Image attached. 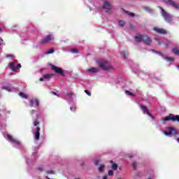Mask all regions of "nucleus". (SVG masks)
<instances>
[{
	"label": "nucleus",
	"instance_id": "1",
	"mask_svg": "<svg viewBox=\"0 0 179 179\" xmlns=\"http://www.w3.org/2000/svg\"><path fill=\"white\" fill-rule=\"evenodd\" d=\"M99 67L102 71H110V69H113L114 67L110 64L108 62L106 59H101L98 62Z\"/></svg>",
	"mask_w": 179,
	"mask_h": 179
},
{
	"label": "nucleus",
	"instance_id": "2",
	"mask_svg": "<svg viewBox=\"0 0 179 179\" xmlns=\"http://www.w3.org/2000/svg\"><path fill=\"white\" fill-rule=\"evenodd\" d=\"M161 15L162 17L164 19L165 22H167L168 23H171L173 22V16L170 15V13H167L163 8H161Z\"/></svg>",
	"mask_w": 179,
	"mask_h": 179
},
{
	"label": "nucleus",
	"instance_id": "3",
	"mask_svg": "<svg viewBox=\"0 0 179 179\" xmlns=\"http://www.w3.org/2000/svg\"><path fill=\"white\" fill-rule=\"evenodd\" d=\"M163 121H173V122H179V115H176L174 116L173 113L169 114L168 116H166L164 119Z\"/></svg>",
	"mask_w": 179,
	"mask_h": 179
},
{
	"label": "nucleus",
	"instance_id": "4",
	"mask_svg": "<svg viewBox=\"0 0 179 179\" xmlns=\"http://www.w3.org/2000/svg\"><path fill=\"white\" fill-rule=\"evenodd\" d=\"M16 62H11L8 64L9 68L13 71V72H17V69L22 68V64H18L17 66H15Z\"/></svg>",
	"mask_w": 179,
	"mask_h": 179
},
{
	"label": "nucleus",
	"instance_id": "5",
	"mask_svg": "<svg viewBox=\"0 0 179 179\" xmlns=\"http://www.w3.org/2000/svg\"><path fill=\"white\" fill-rule=\"evenodd\" d=\"M51 69L55 72L57 75H61L62 76H64V71H62V69L55 66V65H50Z\"/></svg>",
	"mask_w": 179,
	"mask_h": 179
},
{
	"label": "nucleus",
	"instance_id": "6",
	"mask_svg": "<svg viewBox=\"0 0 179 179\" xmlns=\"http://www.w3.org/2000/svg\"><path fill=\"white\" fill-rule=\"evenodd\" d=\"M164 2H165V3H166L167 5H171V6H173L176 9H179V4H178L176 1L173 0H164Z\"/></svg>",
	"mask_w": 179,
	"mask_h": 179
},
{
	"label": "nucleus",
	"instance_id": "7",
	"mask_svg": "<svg viewBox=\"0 0 179 179\" xmlns=\"http://www.w3.org/2000/svg\"><path fill=\"white\" fill-rule=\"evenodd\" d=\"M53 39H54V38L52 37V35H48L45 37L44 40L39 42V43L48 44V43H50V41H52V40H53Z\"/></svg>",
	"mask_w": 179,
	"mask_h": 179
},
{
	"label": "nucleus",
	"instance_id": "8",
	"mask_svg": "<svg viewBox=\"0 0 179 179\" xmlns=\"http://www.w3.org/2000/svg\"><path fill=\"white\" fill-rule=\"evenodd\" d=\"M153 30L156 31V33H158V34H167V31L163 28L154 27Z\"/></svg>",
	"mask_w": 179,
	"mask_h": 179
},
{
	"label": "nucleus",
	"instance_id": "9",
	"mask_svg": "<svg viewBox=\"0 0 179 179\" xmlns=\"http://www.w3.org/2000/svg\"><path fill=\"white\" fill-rule=\"evenodd\" d=\"M172 134H173L175 135V136L178 134L177 131H176V129L173 127L169 128V132H167V131L165 132V135H166L167 136H170V135H172Z\"/></svg>",
	"mask_w": 179,
	"mask_h": 179
},
{
	"label": "nucleus",
	"instance_id": "10",
	"mask_svg": "<svg viewBox=\"0 0 179 179\" xmlns=\"http://www.w3.org/2000/svg\"><path fill=\"white\" fill-rule=\"evenodd\" d=\"M103 9L106 10V12H109V10H111V4L108 1H103Z\"/></svg>",
	"mask_w": 179,
	"mask_h": 179
},
{
	"label": "nucleus",
	"instance_id": "11",
	"mask_svg": "<svg viewBox=\"0 0 179 179\" xmlns=\"http://www.w3.org/2000/svg\"><path fill=\"white\" fill-rule=\"evenodd\" d=\"M7 138L10 141V142H13V143H15V145H19L20 142L16 138H13V137L9 134H7Z\"/></svg>",
	"mask_w": 179,
	"mask_h": 179
},
{
	"label": "nucleus",
	"instance_id": "12",
	"mask_svg": "<svg viewBox=\"0 0 179 179\" xmlns=\"http://www.w3.org/2000/svg\"><path fill=\"white\" fill-rule=\"evenodd\" d=\"M143 41H144L147 45L152 44V39H150L148 36H143Z\"/></svg>",
	"mask_w": 179,
	"mask_h": 179
},
{
	"label": "nucleus",
	"instance_id": "13",
	"mask_svg": "<svg viewBox=\"0 0 179 179\" xmlns=\"http://www.w3.org/2000/svg\"><path fill=\"white\" fill-rule=\"evenodd\" d=\"M40 131H41V129H40V127H36V131L35 132L36 141H40Z\"/></svg>",
	"mask_w": 179,
	"mask_h": 179
},
{
	"label": "nucleus",
	"instance_id": "14",
	"mask_svg": "<svg viewBox=\"0 0 179 179\" xmlns=\"http://www.w3.org/2000/svg\"><path fill=\"white\" fill-rule=\"evenodd\" d=\"M38 104H40V101L38 99H34V100H31L30 101V105L31 107H34L36 106V107H38Z\"/></svg>",
	"mask_w": 179,
	"mask_h": 179
},
{
	"label": "nucleus",
	"instance_id": "15",
	"mask_svg": "<svg viewBox=\"0 0 179 179\" xmlns=\"http://www.w3.org/2000/svg\"><path fill=\"white\" fill-rule=\"evenodd\" d=\"M141 108L145 114H148V115H150V112H149V109H148V107H146V106L141 105Z\"/></svg>",
	"mask_w": 179,
	"mask_h": 179
},
{
	"label": "nucleus",
	"instance_id": "16",
	"mask_svg": "<svg viewBox=\"0 0 179 179\" xmlns=\"http://www.w3.org/2000/svg\"><path fill=\"white\" fill-rule=\"evenodd\" d=\"M135 38L137 43H141V41H143V35L135 36Z\"/></svg>",
	"mask_w": 179,
	"mask_h": 179
},
{
	"label": "nucleus",
	"instance_id": "17",
	"mask_svg": "<svg viewBox=\"0 0 179 179\" xmlns=\"http://www.w3.org/2000/svg\"><path fill=\"white\" fill-rule=\"evenodd\" d=\"M88 72H91L92 73H97V72H99V69L92 67L88 69Z\"/></svg>",
	"mask_w": 179,
	"mask_h": 179
},
{
	"label": "nucleus",
	"instance_id": "18",
	"mask_svg": "<svg viewBox=\"0 0 179 179\" xmlns=\"http://www.w3.org/2000/svg\"><path fill=\"white\" fill-rule=\"evenodd\" d=\"M122 9V10H124V13H126L129 16H131V17H134L135 16V13H131V11L125 10L124 8Z\"/></svg>",
	"mask_w": 179,
	"mask_h": 179
},
{
	"label": "nucleus",
	"instance_id": "19",
	"mask_svg": "<svg viewBox=\"0 0 179 179\" xmlns=\"http://www.w3.org/2000/svg\"><path fill=\"white\" fill-rule=\"evenodd\" d=\"M172 51L173 52V54L175 55H178L179 57V50H178V48L177 47H174L173 49H172Z\"/></svg>",
	"mask_w": 179,
	"mask_h": 179
},
{
	"label": "nucleus",
	"instance_id": "20",
	"mask_svg": "<svg viewBox=\"0 0 179 179\" xmlns=\"http://www.w3.org/2000/svg\"><path fill=\"white\" fill-rule=\"evenodd\" d=\"M18 94L22 99H28L29 98V96L24 92H19Z\"/></svg>",
	"mask_w": 179,
	"mask_h": 179
},
{
	"label": "nucleus",
	"instance_id": "21",
	"mask_svg": "<svg viewBox=\"0 0 179 179\" xmlns=\"http://www.w3.org/2000/svg\"><path fill=\"white\" fill-rule=\"evenodd\" d=\"M33 124L34 127H38V125H40V122H38V115H36V118L34 121Z\"/></svg>",
	"mask_w": 179,
	"mask_h": 179
},
{
	"label": "nucleus",
	"instance_id": "22",
	"mask_svg": "<svg viewBox=\"0 0 179 179\" xmlns=\"http://www.w3.org/2000/svg\"><path fill=\"white\" fill-rule=\"evenodd\" d=\"M110 163H113V164H112V169H113V170L115 171V170H117V169H118V164H115V163H113V161H111Z\"/></svg>",
	"mask_w": 179,
	"mask_h": 179
},
{
	"label": "nucleus",
	"instance_id": "23",
	"mask_svg": "<svg viewBox=\"0 0 179 179\" xmlns=\"http://www.w3.org/2000/svg\"><path fill=\"white\" fill-rule=\"evenodd\" d=\"M104 167H106L104 166V164L101 165L99 168L98 170L100 173H103V170H104Z\"/></svg>",
	"mask_w": 179,
	"mask_h": 179
},
{
	"label": "nucleus",
	"instance_id": "24",
	"mask_svg": "<svg viewBox=\"0 0 179 179\" xmlns=\"http://www.w3.org/2000/svg\"><path fill=\"white\" fill-rule=\"evenodd\" d=\"M52 74H45L43 76V78L44 79H51V76Z\"/></svg>",
	"mask_w": 179,
	"mask_h": 179
},
{
	"label": "nucleus",
	"instance_id": "25",
	"mask_svg": "<svg viewBox=\"0 0 179 179\" xmlns=\"http://www.w3.org/2000/svg\"><path fill=\"white\" fill-rule=\"evenodd\" d=\"M131 165H132V167H133V170H136V169H137V167H136V162L133 161L131 162Z\"/></svg>",
	"mask_w": 179,
	"mask_h": 179
},
{
	"label": "nucleus",
	"instance_id": "26",
	"mask_svg": "<svg viewBox=\"0 0 179 179\" xmlns=\"http://www.w3.org/2000/svg\"><path fill=\"white\" fill-rule=\"evenodd\" d=\"M125 93H126V94H127V96H135V94H134V93H132V92H129V91H128V90H126V91H125Z\"/></svg>",
	"mask_w": 179,
	"mask_h": 179
},
{
	"label": "nucleus",
	"instance_id": "27",
	"mask_svg": "<svg viewBox=\"0 0 179 179\" xmlns=\"http://www.w3.org/2000/svg\"><path fill=\"white\" fill-rule=\"evenodd\" d=\"M119 26H120V27H124V26H125V22L122 20L119 21Z\"/></svg>",
	"mask_w": 179,
	"mask_h": 179
},
{
	"label": "nucleus",
	"instance_id": "28",
	"mask_svg": "<svg viewBox=\"0 0 179 179\" xmlns=\"http://www.w3.org/2000/svg\"><path fill=\"white\" fill-rule=\"evenodd\" d=\"M70 51H71V52H73V54H78V50L76 48L71 49Z\"/></svg>",
	"mask_w": 179,
	"mask_h": 179
},
{
	"label": "nucleus",
	"instance_id": "29",
	"mask_svg": "<svg viewBox=\"0 0 179 179\" xmlns=\"http://www.w3.org/2000/svg\"><path fill=\"white\" fill-rule=\"evenodd\" d=\"M166 59H167V61H169V62H173V61H174V58L170 57H166Z\"/></svg>",
	"mask_w": 179,
	"mask_h": 179
},
{
	"label": "nucleus",
	"instance_id": "30",
	"mask_svg": "<svg viewBox=\"0 0 179 179\" xmlns=\"http://www.w3.org/2000/svg\"><path fill=\"white\" fill-rule=\"evenodd\" d=\"M54 52H55L54 49H50V50L46 52V54L47 55L53 54Z\"/></svg>",
	"mask_w": 179,
	"mask_h": 179
},
{
	"label": "nucleus",
	"instance_id": "31",
	"mask_svg": "<svg viewBox=\"0 0 179 179\" xmlns=\"http://www.w3.org/2000/svg\"><path fill=\"white\" fill-rule=\"evenodd\" d=\"M108 176H114V171L113 170H110L108 172Z\"/></svg>",
	"mask_w": 179,
	"mask_h": 179
},
{
	"label": "nucleus",
	"instance_id": "32",
	"mask_svg": "<svg viewBox=\"0 0 179 179\" xmlns=\"http://www.w3.org/2000/svg\"><path fill=\"white\" fill-rule=\"evenodd\" d=\"M85 93H86V94H87V96H92V93H90V92L87 90H85Z\"/></svg>",
	"mask_w": 179,
	"mask_h": 179
},
{
	"label": "nucleus",
	"instance_id": "33",
	"mask_svg": "<svg viewBox=\"0 0 179 179\" xmlns=\"http://www.w3.org/2000/svg\"><path fill=\"white\" fill-rule=\"evenodd\" d=\"M3 90H8V92H10V89L8 87H2Z\"/></svg>",
	"mask_w": 179,
	"mask_h": 179
},
{
	"label": "nucleus",
	"instance_id": "34",
	"mask_svg": "<svg viewBox=\"0 0 179 179\" xmlns=\"http://www.w3.org/2000/svg\"><path fill=\"white\" fill-rule=\"evenodd\" d=\"M122 53H123V55H124V58H127V57H128V52H127L125 51H123Z\"/></svg>",
	"mask_w": 179,
	"mask_h": 179
},
{
	"label": "nucleus",
	"instance_id": "35",
	"mask_svg": "<svg viewBox=\"0 0 179 179\" xmlns=\"http://www.w3.org/2000/svg\"><path fill=\"white\" fill-rule=\"evenodd\" d=\"M47 174H55V172L54 171H47Z\"/></svg>",
	"mask_w": 179,
	"mask_h": 179
},
{
	"label": "nucleus",
	"instance_id": "36",
	"mask_svg": "<svg viewBox=\"0 0 179 179\" xmlns=\"http://www.w3.org/2000/svg\"><path fill=\"white\" fill-rule=\"evenodd\" d=\"M6 58H15V56H13V55H7Z\"/></svg>",
	"mask_w": 179,
	"mask_h": 179
},
{
	"label": "nucleus",
	"instance_id": "37",
	"mask_svg": "<svg viewBox=\"0 0 179 179\" xmlns=\"http://www.w3.org/2000/svg\"><path fill=\"white\" fill-rule=\"evenodd\" d=\"M155 40H156V41L158 42L159 45H160V44H162V42H160V40L159 38H155Z\"/></svg>",
	"mask_w": 179,
	"mask_h": 179
},
{
	"label": "nucleus",
	"instance_id": "38",
	"mask_svg": "<svg viewBox=\"0 0 179 179\" xmlns=\"http://www.w3.org/2000/svg\"><path fill=\"white\" fill-rule=\"evenodd\" d=\"M99 163H100V161H99V160H96V161H95V162H94V164H95V166L99 165Z\"/></svg>",
	"mask_w": 179,
	"mask_h": 179
},
{
	"label": "nucleus",
	"instance_id": "39",
	"mask_svg": "<svg viewBox=\"0 0 179 179\" xmlns=\"http://www.w3.org/2000/svg\"><path fill=\"white\" fill-rule=\"evenodd\" d=\"M164 45H165V48H169L170 44H169V43H165Z\"/></svg>",
	"mask_w": 179,
	"mask_h": 179
},
{
	"label": "nucleus",
	"instance_id": "40",
	"mask_svg": "<svg viewBox=\"0 0 179 179\" xmlns=\"http://www.w3.org/2000/svg\"><path fill=\"white\" fill-rule=\"evenodd\" d=\"M3 44V40L1 39L0 45H2Z\"/></svg>",
	"mask_w": 179,
	"mask_h": 179
},
{
	"label": "nucleus",
	"instance_id": "41",
	"mask_svg": "<svg viewBox=\"0 0 179 179\" xmlns=\"http://www.w3.org/2000/svg\"><path fill=\"white\" fill-rule=\"evenodd\" d=\"M38 170L39 171H43L44 170L43 169V168H38Z\"/></svg>",
	"mask_w": 179,
	"mask_h": 179
},
{
	"label": "nucleus",
	"instance_id": "42",
	"mask_svg": "<svg viewBox=\"0 0 179 179\" xmlns=\"http://www.w3.org/2000/svg\"><path fill=\"white\" fill-rule=\"evenodd\" d=\"M157 54H158L159 55L163 56V53H162V52H157Z\"/></svg>",
	"mask_w": 179,
	"mask_h": 179
},
{
	"label": "nucleus",
	"instance_id": "43",
	"mask_svg": "<svg viewBox=\"0 0 179 179\" xmlns=\"http://www.w3.org/2000/svg\"><path fill=\"white\" fill-rule=\"evenodd\" d=\"M39 80H40V82H43V81L44 80V77H43V78H41L39 79Z\"/></svg>",
	"mask_w": 179,
	"mask_h": 179
},
{
	"label": "nucleus",
	"instance_id": "44",
	"mask_svg": "<svg viewBox=\"0 0 179 179\" xmlns=\"http://www.w3.org/2000/svg\"><path fill=\"white\" fill-rule=\"evenodd\" d=\"M52 94H54L55 96H58V94L57 93H55V92H52Z\"/></svg>",
	"mask_w": 179,
	"mask_h": 179
},
{
	"label": "nucleus",
	"instance_id": "45",
	"mask_svg": "<svg viewBox=\"0 0 179 179\" xmlns=\"http://www.w3.org/2000/svg\"><path fill=\"white\" fill-rule=\"evenodd\" d=\"M103 179H108V177L107 176H104L103 177Z\"/></svg>",
	"mask_w": 179,
	"mask_h": 179
},
{
	"label": "nucleus",
	"instance_id": "46",
	"mask_svg": "<svg viewBox=\"0 0 179 179\" xmlns=\"http://www.w3.org/2000/svg\"><path fill=\"white\" fill-rule=\"evenodd\" d=\"M129 157L130 159H132V157H134V155H129Z\"/></svg>",
	"mask_w": 179,
	"mask_h": 179
},
{
	"label": "nucleus",
	"instance_id": "47",
	"mask_svg": "<svg viewBox=\"0 0 179 179\" xmlns=\"http://www.w3.org/2000/svg\"><path fill=\"white\" fill-rule=\"evenodd\" d=\"M71 111H73V107L70 108Z\"/></svg>",
	"mask_w": 179,
	"mask_h": 179
},
{
	"label": "nucleus",
	"instance_id": "48",
	"mask_svg": "<svg viewBox=\"0 0 179 179\" xmlns=\"http://www.w3.org/2000/svg\"><path fill=\"white\" fill-rule=\"evenodd\" d=\"M31 113H32V114H34L35 110H31Z\"/></svg>",
	"mask_w": 179,
	"mask_h": 179
},
{
	"label": "nucleus",
	"instance_id": "49",
	"mask_svg": "<svg viewBox=\"0 0 179 179\" xmlns=\"http://www.w3.org/2000/svg\"><path fill=\"white\" fill-rule=\"evenodd\" d=\"M0 31H1V28H0Z\"/></svg>",
	"mask_w": 179,
	"mask_h": 179
}]
</instances>
